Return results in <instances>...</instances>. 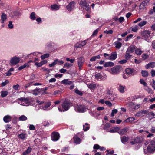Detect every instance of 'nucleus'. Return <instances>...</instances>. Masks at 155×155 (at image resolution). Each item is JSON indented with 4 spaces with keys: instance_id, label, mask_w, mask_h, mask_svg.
Wrapping results in <instances>:
<instances>
[{
    "instance_id": "nucleus-1",
    "label": "nucleus",
    "mask_w": 155,
    "mask_h": 155,
    "mask_svg": "<svg viewBox=\"0 0 155 155\" xmlns=\"http://www.w3.org/2000/svg\"><path fill=\"white\" fill-rule=\"evenodd\" d=\"M62 109L58 108V110L60 112H64L68 110L70 107V104L69 102L67 101H64L62 104Z\"/></svg>"
},
{
    "instance_id": "nucleus-2",
    "label": "nucleus",
    "mask_w": 155,
    "mask_h": 155,
    "mask_svg": "<svg viewBox=\"0 0 155 155\" xmlns=\"http://www.w3.org/2000/svg\"><path fill=\"white\" fill-rule=\"evenodd\" d=\"M122 70V68L120 65L115 66L111 69L110 73L113 74H116L119 73Z\"/></svg>"
},
{
    "instance_id": "nucleus-3",
    "label": "nucleus",
    "mask_w": 155,
    "mask_h": 155,
    "mask_svg": "<svg viewBox=\"0 0 155 155\" xmlns=\"http://www.w3.org/2000/svg\"><path fill=\"white\" fill-rule=\"evenodd\" d=\"M18 103L23 106H28L30 103V101L28 98L21 97L18 99Z\"/></svg>"
},
{
    "instance_id": "nucleus-4",
    "label": "nucleus",
    "mask_w": 155,
    "mask_h": 155,
    "mask_svg": "<svg viewBox=\"0 0 155 155\" xmlns=\"http://www.w3.org/2000/svg\"><path fill=\"white\" fill-rule=\"evenodd\" d=\"M79 3L81 7L83 8L86 11H88L89 10V6L86 1L85 0H81L80 1Z\"/></svg>"
},
{
    "instance_id": "nucleus-5",
    "label": "nucleus",
    "mask_w": 155,
    "mask_h": 155,
    "mask_svg": "<svg viewBox=\"0 0 155 155\" xmlns=\"http://www.w3.org/2000/svg\"><path fill=\"white\" fill-rule=\"evenodd\" d=\"M20 61L19 58L15 56L11 58L10 63L11 65H15L19 63Z\"/></svg>"
},
{
    "instance_id": "nucleus-6",
    "label": "nucleus",
    "mask_w": 155,
    "mask_h": 155,
    "mask_svg": "<svg viewBox=\"0 0 155 155\" xmlns=\"http://www.w3.org/2000/svg\"><path fill=\"white\" fill-rule=\"evenodd\" d=\"M51 137L52 141H57L60 138V134L58 132L54 131L51 133Z\"/></svg>"
},
{
    "instance_id": "nucleus-7",
    "label": "nucleus",
    "mask_w": 155,
    "mask_h": 155,
    "mask_svg": "<svg viewBox=\"0 0 155 155\" xmlns=\"http://www.w3.org/2000/svg\"><path fill=\"white\" fill-rule=\"evenodd\" d=\"M78 64L79 67V69L81 70L84 61L83 57L81 56L78 58Z\"/></svg>"
},
{
    "instance_id": "nucleus-8",
    "label": "nucleus",
    "mask_w": 155,
    "mask_h": 155,
    "mask_svg": "<svg viewBox=\"0 0 155 155\" xmlns=\"http://www.w3.org/2000/svg\"><path fill=\"white\" fill-rule=\"evenodd\" d=\"M75 110L79 112H83L86 110V107L83 105H79L75 107Z\"/></svg>"
},
{
    "instance_id": "nucleus-9",
    "label": "nucleus",
    "mask_w": 155,
    "mask_h": 155,
    "mask_svg": "<svg viewBox=\"0 0 155 155\" xmlns=\"http://www.w3.org/2000/svg\"><path fill=\"white\" fill-rule=\"evenodd\" d=\"M148 113V110H142L138 112L135 115V116L141 117L144 116V114Z\"/></svg>"
},
{
    "instance_id": "nucleus-10",
    "label": "nucleus",
    "mask_w": 155,
    "mask_h": 155,
    "mask_svg": "<svg viewBox=\"0 0 155 155\" xmlns=\"http://www.w3.org/2000/svg\"><path fill=\"white\" fill-rule=\"evenodd\" d=\"M125 72L128 77L133 75L134 74V69L131 68H127L125 69Z\"/></svg>"
},
{
    "instance_id": "nucleus-11",
    "label": "nucleus",
    "mask_w": 155,
    "mask_h": 155,
    "mask_svg": "<svg viewBox=\"0 0 155 155\" xmlns=\"http://www.w3.org/2000/svg\"><path fill=\"white\" fill-rule=\"evenodd\" d=\"M128 105L134 109H138L140 107V104H135L134 103L131 102L128 103Z\"/></svg>"
},
{
    "instance_id": "nucleus-12",
    "label": "nucleus",
    "mask_w": 155,
    "mask_h": 155,
    "mask_svg": "<svg viewBox=\"0 0 155 155\" xmlns=\"http://www.w3.org/2000/svg\"><path fill=\"white\" fill-rule=\"evenodd\" d=\"M150 34L149 31L146 30L142 32L141 34L144 38L146 39L150 36Z\"/></svg>"
},
{
    "instance_id": "nucleus-13",
    "label": "nucleus",
    "mask_w": 155,
    "mask_h": 155,
    "mask_svg": "<svg viewBox=\"0 0 155 155\" xmlns=\"http://www.w3.org/2000/svg\"><path fill=\"white\" fill-rule=\"evenodd\" d=\"M7 19V15L4 13H2L1 15V23L2 24H4L6 21Z\"/></svg>"
},
{
    "instance_id": "nucleus-14",
    "label": "nucleus",
    "mask_w": 155,
    "mask_h": 155,
    "mask_svg": "<svg viewBox=\"0 0 155 155\" xmlns=\"http://www.w3.org/2000/svg\"><path fill=\"white\" fill-rule=\"evenodd\" d=\"M43 90L42 89L36 88L32 91V94L35 95L37 96L40 94V93Z\"/></svg>"
},
{
    "instance_id": "nucleus-15",
    "label": "nucleus",
    "mask_w": 155,
    "mask_h": 155,
    "mask_svg": "<svg viewBox=\"0 0 155 155\" xmlns=\"http://www.w3.org/2000/svg\"><path fill=\"white\" fill-rule=\"evenodd\" d=\"M74 5L75 2L73 1L70 3L69 5L66 6V7L68 11H71L73 9Z\"/></svg>"
},
{
    "instance_id": "nucleus-16",
    "label": "nucleus",
    "mask_w": 155,
    "mask_h": 155,
    "mask_svg": "<svg viewBox=\"0 0 155 155\" xmlns=\"http://www.w3.org/2000/svg\"><path fill=\"white\" fill-rule=\"evenodd\" d=\"M155 67V62H152L147 64L145 66V68L146 69H148L151 68H153Z\"/></svg>"
},
{
    "instance_id": "nucleus-17",
    "label": "nucleus",
    "mask_w": 155,
    "mask_h": 155,
    "mask_svg": "<svg viewBox=\"0 0 155 155\" xmlns=\"http://www.w3.org/2000/svg\"><path fill=\"white\" fill-rule=\"evenodd\" d=\"M117 54L116 53V52H112L111 54L109 57V60H115L117 58Z\"/></svg>"
},
{
    "instance_id": "nucleus-18",
    "label": "nucleus",
    "mask_w": 155,
    "mask_h": 155,
    "mask_svg": "<svg viewBox=\"0 0 155 155\" xmlns=\"http://www.w3.org/2000/svg\"><path fill=\"white\" fill-rule=\"evenodd\" d=\"M147 150L149 152H153L155 150V147L154 146L150 144L147 147Z\"/></svg>"
},
{
    "instance_id": "nucleus-19",
    "label": "nucleus",
    "mask_w": 155,
    "mask_h": 155,
    "mask_svg": "<svg viewBox=\"0 0 155 155\" xmlns=\"http://www.w3.org/2000/svg\"><path fill=\"white\" fill-rule=\"evenodd\" d=\"M128 130V128L127 127H126L120 130L119 132V133L121 135H122L125 134Z\"/></svg>"
},
{
    "instance_id": "nucleus-20",
    "label": "nucleus",
    "mask_w": 155,
    "mask_h": 155,
    "mask_svg": "<svg viewBox=\"0 0 155 155\" xmlns=\"http://www.w3.org/2000/svg\"><path fill=\"white\" fill-rule=\"evenodd\" d=\"M12 117L9 115H7L3 117V120L5 123H8L11 120Z\"/></svg>"
},
{
    "instance_id": "nucleus-21",
    "label": "nucleus",
    "mask_w": 155,
    "mask_h": 155,
    "mask_svg": "<svg viewBox=\"0 0 155 155\" xmlns=\"http://www.w3.org/2000/svg\"><path fill=\"white\" fill-rule=\"evenodd\" d=\"M74 82L71 81L69 80L68 79H65L62 80L61 83L65 85H70L71 84Z\"/></svg>"
},
{
    "instance_id": "nucleus-22",
    "label": "nucleus",
    "mask_w": 155,
    "mask_h": 155,
    "mask_svg": "<svg viewBox=\"0 0 155 155\" xmlns=\"http://www.w3.org/2000/svg\"><path fill=\"white\" fill-rule=\"evenodd\" d=\"M74 142L77 144L80 143L81 139L77 136L76 135L74 137Z\"/></svg>"
},
{
    "instance_id": "nucleus-23",
    "label": "nucleus",
    "mask_w": 155,
    "mask_h": 155,
    "mask_svg": "<svg viewBox=\"0 0 155 155\" xmlns=\"http://www.w3.org/2000/svg\"><path fill=\"white\" fill-rule=\"evenodd\" d=\"M135 49L134 46L131 45L128 48L126 52L129 53H132L134 51Z\"/></svg>"
},
{
    "instance_id": "nucleus-24",
    "label": "nucleus",
    "mask_w": 155,
    "mask_h": 155,
    "mask_svg": "<svg viewBox=\"0 0 155 155\" xmlns=\"http://www.w3.org/2000/svg\"><path fill=\"white\" fill-rule=\"evenodd\" d=\"M118 89L119 91L121 93H123L124 92V88L125 87V86L122 85L120 84H118Z\"/></svg>"
},
{
    "instance_id": "nucleus-25",
    "label": "nucleus",
    "mask_w": 155,
    "mask_h": 155,
    "mask_svg": "<svg viewBox=\"0 0 155 155\" xmlns=\"http://www.w3.org/2000/svg\"><path fill=\"white\" fill-rule=\"evenodd\" d=\"M51 104L50 102H48L45 105L42 106L41 108L44 110H47V109L51 105Z\"/></svg>"
},
{
    "instance_id": "nucleus-26",
    "label": "nucleus",
    "mask_w": 155,
    "mask_h": 155,
    "mask_svg": "<svg viewBox=\"0 0 155 155\" xmlns=\"http://www.w3.org/2000/svg\"><path fill=\"white\" fill-rule=\"evenodd\" d=\"M147 2L146 1H143L140 4V9H143L146 8V6L147 5Z\"/></svg>"
},
{
    "instance_id": "nucleus-27",
    "label": "nucleus",
    "mask_w": 155,
    "mask_h": 155,
    "mask_svg": "<svg viewBox=\"0 0 155 155\" xmlns=\"http://www.w3.org/2000/svg\"><path fill=\"white\" fill-rule=\"evenodd\" d=\"M114 65V63L112 62H106L104 64V66L105 67H112Z\"/></svg>"
},
{
    "instance_id": "nucleus-28",
    "label": "nucleus",
    "mask_w": 155,
    "mask_h": 155,
    "mask_svg": "<svg viewBox=\"0 0 155 155\" xmlns=\"http://www.w3.org/2000/svg\"><path fill=\"white\" fill-rule=\"evenodd\" d=\"M135 119V118L133 117H130L126 120H125L124 122L125 123H132Z\"/></svg>"
},
{
    "instance_id": "nucleus-29",
    "label": "nucleus",
    "mask_w": 155,
    "mask_h": 155,
    "mask_svg": "<svg viewBox=\"0 0 155 155\" xmlns=\"http://www.w3.org/2000/svg\"><path fill=\"white\" fill-rule=\"evenodd\" d=\"M27 135L26 133H22L18 135V137L22 140H24L26 137Z\"/></svg>"
},
{
    "instance_id": "nucleus-30",
    "label": "nucleus",
    "mask_w": 155,
    "mask_h": 155,
    "mask_svg": "<svg viewBox=\"0 0 155 155\" xmlns=\"http://www.w3.org/2000/svg\"><path fill=\"white\" fill-rule=\"evenodd\" d=\"M32 148L31 147H28L27 150L25 152H23L22 154L23 155H27L28 154L30 153L31 151Z\"/></svg>"
},
{
    "instance_id": "nucleus-31",
    "label": "nucleus",
    "mask_w": 155,
    "mask_h": 155,
    "mask_svg": "<svg viewBox=\"0 0 155 155\" xmlns=\"http://www.w3.org/2000/svg\"><path fill=\"white\" fill-rule=\"evenodd\" d=\"M88 87L89 89L91 90H94L96 88L97 84L94 83L90 84H88Z\"/></svg>"
},
{
    "instance_id": "nucleus-32",
    "label": "nucleus",
    "mask_w": 155,
    "mask_h": 155,
    "mask_svg": "<svg viewBox=\"0 0 155 155\" xmlns=\"http://www.w3.org/2000/svg\"><path fill=\"white\" fill-rule=\"evenodd\" d=\"M120 130L119 127H114L113 128L110 129V132L111 133H115L118 132Z\"/></svg>"
},
{
    "instance_id": "nucleus-33",
    "label": "nucleus",
    "mask_w": 155,
    "mask_h": 155,
    "mask_svg": "<svg viewBox=\"0 0 155 155\" xmlns=\"http://www.w3.org/2000/svg\"><path fill=\"white\" fill-rule=\"evenodd\" d=\"M141 74L144 77H147L149 75V73L146 70H142L141 71Z\"/></svg>"
},
{
    "instance_id": "nucleus-34",
    "label": "nucleus",
    "mask_w": 155,
    "mask_h": 155,
    "mask_svg": "<svg viewBox=\"0 0 155 155\" xmlns=\"http://www.w3.org/2000/svg\"><path fill=\"white\" fill-rule=\"evenodd\" d=\"M1 93V96L2 97H5L8 94V92L7 91H2Z\"/></svg>"
},
{
    "instance_id": "nucleus-35",
    "label": "nucleus",
    "mask_w": 155,
    "mask_h": 155,
    "mask_svg": "<svg viewBox=\"0 0 155 155\" xmlns=\"http://www.w3.org/2000/svg\"><path fill=\"white\" fill-rule=\"evenodd\" d=\"M29 65L28 63H25L24 65H22L19 67L18 68V70H21L25 68V67H29Z\"/></svg>"
},
{
    "instance_id": "nucleus-36",
    "label": "nucleus",
    "mask_w": 155,
    "mask_h": 155,
    "mask_svg": "<svg viewBox=\"0 0 155 155\" xmlns=\"http://www.w3.org/2000/svg\"><path fill=\"white\" fill-rule=\"evenodd\" d=\"M136 54L138 55H140L142 53V51L139 48H137L135 50Z\"/></svg>"
},
{
    "instance_id": "nucleus-37",
    "label": "nucleus",
    "mask_w": 155,
    "mask_h": 155,
    "mask_svg": "<svg viewBox=\"0 0 155 155\" xmlns=\"http://www.w3.org/2000/svg\"><path fill=\"white\" fill-rule=\"evenodd\" d=\"M100 58V55H98L96 56H94L92 57L90 59V61H95L97 59H99Z\"/></svg>"
},
{
    "instance_id": "nucleus-38",
    "label": "nucleus",
    "mask_w": 155,
    "mask_h": 155,
    "mask_svg": "<svg viewBox=\"0 0 155 155\" xmlns=\"http://www.w3.org/2000/svg\"><path fill=\"white\" fill-rule=\"evenodd\" d=\"M95 77L96 79L98 80L99 79H102L103 76L100 73H97L95 74Z\"/></svg>"
},
{
    "instance_id": "nucleus-39",
    "label": "nucleus",
    "mask_w": 155,
    "mask_h": 155,
    "mask_svg": "<svg viewBox=\"0 0 155 155\" xmlns=\"http://www.w3.org/2000/svg\"><path fill=\"white\" fill-rule=\"evenodd\" d=\"M58 62V59H57L54 60V61L52 63L50 64L49 65V66L50 67H52L54 66L55 65L57 64Z\"/></svg>"
},
{
    "instance_id": "nucleus-40",
    "label": "nucleus",
    "mask_w": 155,
    "mask_h": 155,
    "mask_svg": "<svg viewBox=\"0 0 155 155\" xmlns=\"http://www.w3.org/2000/svg\"><path fill=\"white\" fill-rule=\"evenodd\" d=\"M115 44L116 45V47L118 49L120 48L122 45L121 43L118 41L115 42Z\"/></svg>"
},
{
    "instance_id": "nucleus-41",
    "label": "nucleus",
    "mask_w": 155,
    "mask_h": 155,
    "mask_svg": "<svg viewBox=\"0 0 155 155\" xmlns=\"http://www.w3.org/2000/svg\"><path fill=\"white\" fill-rule=\"evenodd\" d=\"M122 142L124 143L126 142L128 140V138L126 136H123L121 137Z\"/></svg>"
},
{
    "instance_id": "nucleus-42",
    "label": "nucleus",
    "mask_w": 155,
    "mask_h": 155,
    "mask_svg": "<svg viewBox=\"0 0 155 155\" xmlns=\"http://www.w3.org/2000/svg\"><path fill=\"white\" fill-rule=\"evenodd\" d=\"M30 18L32 20H34L36 19L35 14L34 12H33L31 13L30 15Z\"/></svg>"
},
{
    "instance_id": "nucleus-43",
    "label": "nucleus",
    "mask_w": 155,
    "mask_h": 155,
    "mask_svg": "<svg viewBox=\"0 0 155 155\" xmlns=\"http://www.w3.org/2000/svg\"><path fill=\"white\" fill-rule=\"evenodd\" d=\"M27 119V117L23 115L19 117V120L20 121H25Z\"/></svg>"
},
{
    "instance_id": "nucleus-44",
    "label": "nucleus",
    "mask_w": 155,
    "mask_h": 155,
    "mask_svg": "<svg viewBox=\"0 0 155 155\" xmlns=\"http://www.w3.org/2000/svg\"><path fill=\"white\" fill-rule=\"evenodd\" d=\"M51 7L52 9L55 10H57L59 8L60 6H58L56 5H51Z\"/></svg>"
},
{
    "instance_id": "nucleus-45",
    "label": "nucleus",
    "mask_w": 155,
    "mask_h": 155,
    "mask_svg": "<svg viewBox=\"0 0 155 155\" xmlns=\"http://www.w3.org/2000/svg\"><path fill=\"white\" fill-rule=\"evenodd\" d=\"M132 56V55L130 54V53H128L127 52H126V54L125 56V58L127 60H129L131 57Z\"/></svg>"
},
{
    "instance_id": "nucleus-46",
    "label": "nucleus",
    "mask_w": 155,
    "mask_h": 155,
    "mask_svg": "<svg viewBox=\"0 0 155 155\" xmlns=\"http://www.w3.org/2000/svg\"><path fill=\"white\" fill-rule=\"evenodd\" d=\"M149 55L145 53L142 55V59L143 60H145L149 58Z\"/></svg>"
},
{
    "instance_id": "nucleus-47",
    "label": "nucleus",
    "mask_w": 155,
    "mask_h": 155,
    "mask_svg": "<svg viewBox=\"0 0 155 155\" xmlns=\"http://www.w3.org/2000/svg\"><path fill=\"white\" fill-rule=\"evenodd\" d=\"M75 92L76 94L80 96H82L83 95L82 93L78 89H75Z\"/></svg>"
},
{
    "instance_id": "nucleus-48",
    "label": "nucleus",
    "mask_w": 155,
    "mask_h": 155,
    "mask_svg": "<svg viewBox=\"0 0 155 155\" xmlns=\"http://www.w3.org/2000/svg\"><path fill=\"white\" fill-rule=\"evenodd\" d=\"M86 44V42L85 40H84L81 42L79 44V46L78 47H81V46H83L85 45Z\"/></svg>"
},
{
    "instance_id": "nucleus-49",
    "label": "nucleus",
    "mask_w": 155,
    "mask_h": 155,
    "mask_svg": "<svg viewBox=\"0 0 155 155\" xmlns=\"http://www.w3.org/2000/svg\"><path fill=\"white\" fill-rule=\"evenodd\" d=\"M49 56L48 54H45L41 56V58L42 59H44L48 57Z\"/></svg>"
},
{
    "instance_id": "nucleus-50",
    "label": "nucleus",
    "mask_w": 155,
    "mask_h": 155,
    "mask_svg": "<svg viewBox=\"0 0 155 155\" xmlns=\"http://www.w3.org/2000/svg\"><path fill=\"white\" fill-rule=\"evenodd\" d=\"M147 23V22L145 21H141L138 23V25L139 26L141 27Z\"/></svg>"
},
{
    "instance_id": "nucleus-51",
    "label": "nucleus",
    "mask_w": 155,
    "mask_h": 155,
    "mask_svg": "<svg viewBox=\"0 0 155 155\" xmlns=\"http://www.w3.org/2000/svg\"><path fill=\"white\" fill-rule=\"evenodd\" d=\"M107 98L110 101H113L114 99V97L110 94H108V95L107 97Z\"/></svg>"
},
{
    "instance_id": "nucleus-52",
    "label": "nucleus",
    "mask_w": 155,
    "mask_h": 155,
    "mask_svg": "<svg viewBox=\"0 0 155 155\" xmlns=\"http://www.w3.org/2000/svg\"><path fill=\"white\" fill-rule=\"evenodd\" d=\"M8 26L9 28L12 29L13 28V25L12 24V21H9L8 25Z\"/></svg>"
},
{
    "instance_id": "nucleus-53",
    "label": "nucleus",
    "mask_w": 155,
    "mask_h": 155,
    "mask_svg": "<svg viewBox=\"0 0 155 155\" xmlns=\"http://www.w3.org/2000/svg\"><path fill=\"white\" fill-rule=\"evenodd\" d=\"M117 112V110L116 109H114L112 111L111 113V116L112 117H113L114 114H116Z\"/></svg>"
},
{
    "instance_id": "nucleus-54",
    "label": "nucleus",
    "mask_w": 155,
    "mask_h": 155,
    "mask_svg": "<svg viewBox=\"0 0 155 155\" xmlns=\"http://www.w3.org/2000/svg\"><path fill=\"white\" fill-rule=\"evenodd\" d=\"M72 66V65L71 64H70L68 63H65L64 66V68H69L71 67Z\"/></svg>"
},
{
    "instance_id": "nucleus-55",
    "label": "nucleus",
    "mask_w": 155,
    "mask_h": 155,
    "mask_svg": "<svg viewBox=\"0 0 155 155\" xmlns=\"http://www.w3.org/2000/svg\"><path fill=\"white\" fill-rule=\"evenodd\" d=\"M138 30V26L135 25L134 27H133L132 29V31L134 32H136Z\"/></svg>"
},
{
    "instance_id": "nucleus-56",
    "label": "nucleus",
    "mask_w": 155,
    "mask_h": 155,
    "mask_svg": "<svg viewBox=\"0 0 155 155\" xmlns=\"http://www.w3.org/2000/svg\"><path fill=\"white\" fill-rule=\"evenodd\" d=\"M147 114L149 115H151L153 117V118H155V114L154 113V112L153 111L149 112Z\"/></svg>"
},
{
    "instance_id": "nucleus-57",
    "label": "nucleus",
    "mask_w": 155,
    "mask_h": 155,
    "mask_svg": "<svg viewBox=\"0 0 155 155\" xmlns=\"http://www.w3.org/2000/svg\"><path fill=\"white\" fill-rule=\"evenodd\" d=\"M83 130L84 131H86L88 130L90 127L88 126H86L85 125H83Z\"/></svg>"
},
{
    "instance_id": "nucleus-58",
    "label": "nucleus",
    "mask_w": 155,
    "mask_h": 155,
    "mask_svg": "<svg viewBox=\"0 0 155 155\" xmlns=\"http://www.w3.org/2000/svg\"><path fill=\"white\" fill-rule=\"evenodd\" d=\"M107 153L106 155H112L114 153V151L113 150H111L110 152L109 150H107Z\"/></svg>"
},
{
    "instance_id": "nucleus-59",
    "label": "nucleus",
    "mask_w": 155,
    "mask_h": 155,
    "mask_svg": "<svg viewBox=\"0 0 155 155\" xmlns=\"http://www.w3.org/2000/svg\"><path fill=\"white\" fill-rule=\"evenodd\" d=\"M133 35L132 34H130L128 36H127L125 40L126 41H128V39H130L133 36Z\"/></svg>"
},
{
    "instance_id": "nucleus-60",
    "label": "nucleus",
    "mask_w": 155,
    "mask_h": 155,
    "mask_svg": "<svg viewBox=\"0 0 155 155\" xmlns=\"http://www.w3.org/2000/svg\"><path fill=\"white\" fill-rule=\"evenodd\" d=\"M104 32L106 34H112L113 31L111 30L109 31L106 30L104 31Z\"/></svg>"
},
{
    "instance_id": "nucleus-61",
    "label": "nucleus",
    "mask_w": 155,
    "mask_h": 155,
    "mask_svg": "<svg viewBox=\"0 0 155 155\" xmlns=\"http://www.w3.org/2000/svg\"><path fill=\"white\" fill-rule=\"evenodd\" d=\"M8 82L9 81L8 80H6L4 82L2 83L1 85L3 87L8 83Z\"/></svg>"
},
{
    "instance_id": "nucleus-62",
    "label": "nucleus",
    "mask_w": 155,
    "mask_h": 155,
    "mask_svg": "<svg viewBox=\"0 0 155 155\" xmlns=\"http://www.w3.org/2000/svg\"><path fill=\"white\" fill-rule=\"evenodd\" d=\"M140 81L141 84H143L145 86H146L147 83L144 81L143 79H140Z\"/></svg>"
},
{
    "instance_id": "nucleus-63",
    "label": "nucleus",
    "mask_w": 155,
    "mask_h": 155,
    "mask_svg": "<svg viewBox=\"0 0 155 155\" xmlns=\"http://www.w3.org/2000/svg\"><path fill=\"white\" fill-rule=\"evenodd\" d=\"M105 103L109 107H111L112 105L110 101H106L105 102Z\"/></svg>"
},
{
    "instance_id": "nucleus-64",
    "label": "nucleus",
    "mask_w": 155,
    "mask_h": 155,
    "mask_svg": "<svg viewBox=\"0 0 155 155\" xmlns=\"http://www.w3.org/2000/svg\"><path fill=\"white\" fill-rule=\"evenodd\" d=\"M153 82L152 83H151V85L152 87L154 89H155V81L153 79Z\"/></svg>"
}]
</instances>
